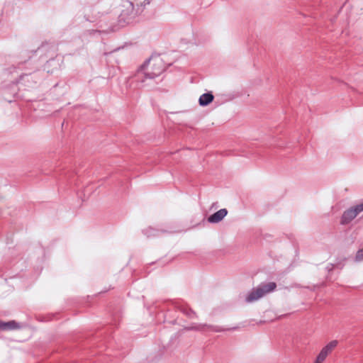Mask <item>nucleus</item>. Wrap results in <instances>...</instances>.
<instances>
[{
  "label": "nucleus",
  "mask_w": 363,
  "mask_h": 363,
  "mask_svg": "<svg viewBox=\"0 0 363 363\" xmlns=\"http://www.w3.org/2000/svg\"><path fill=\"white\" fill-rule=\"evenodd\" d=\"M338 341L336 340L329 342L319 352L313 363H324L327 357L337 347Z\"/></svg>",
  "instance_id": "nucleus-3"
},
{
  "label": "nucleus",
  "mask_w": 363,
  "mask_h": 363,
  "mask_svg": "<svg viewBox=\"0 0 363 363\" xmlns=\"http://www.w3.org/2000/svg\"><path fill=\"white\" fill-rule=\"evenodd\" d=\"M362 211H363V203L347 209L342 216L341 224L345 225L350 223Z\"/></svg>",
  "instance_id": "nucleus-4"
},
{
  "label": "nucleus",
  "mask_w": 363,
  "mask_h": 363,
  "mask_svg": "<svg viewBox=\"0 0 363 363\" xmlns=\"http://www.w3.org/2000/svg\"><path fill=\"white\" fill-rule=\"evenodd\" d=\"M213 95L211 93L203 94L199 98V104L201 106H206L213 101Z\"/></svg>",
  "instance_id": "nucleus-6"
},
{
  "label": "nucleus",
  "mask_w": 363,
  "mask_h": 363,
  "mask_svg": "<svg viewBox=\"0 0 363 363\" xmlns=\"http://www.w3.org/2000/svg\"><path fill=\"white\" fill-rule=\"evenodd\" d=\"M4 325H5V323L0 321V329L4 330V328H5Z\"/></svg>",
  "instance_id": "nucleus-9"
},
{
  "label": "nucleus",
  "mask_w": 363,
  "mask_h": 363,
  "mask_svg": "<svg viewBox=\"0 0 363 363\" xmlns=\"http://www.w3.org/2000/svg\"><path fill=\"white\" fill-rule=\"evenodd\" d=\"M277 287L274 282H269L266 284L260 285L253 289L246 296V301L248 303L254 302L261 298L268 293L273 291Z\"/></svg>",
  "instance_id": "nucleus-2"
},
{
  "label": "nucleus",
  "mask_w": 363,
  "mask_h": 363,
  "mask_svg": "<svg viewBox=\"0 0 363 363\" xmlns=\"http://www.w3.org/2000/svg\"><path fill=\"white\" fill-rule=\"evenodd\" d=\"M164 70V65L162 59L159 55H154L142 65L139 74H143L147 79H154L160 76Z\"/></svg>",
  "instance_id": "nucleus-1"
},
{
  "label": "nucleus",
  "mask_w": 363,
  "mask_h": 363,
  "mask_svg": "<svg viewBox=\"0 0 363 363\" xmlns=\"http://www.w3.org/2000/svg\"><path fill=\"white\" fill-rule=\"evenodd\" d=\"M4 326H5L4 330H16V329L20 328L19 324L14 320H11V321L5 323Z\"/></svg>",
  "instance_id": "nucleus-7"
},
{
  "label": "nucleus",
  "mask_w": 363,
  "mask_h": 363,
  "mask_svg": "<svg viewBox=\"0 0 363 363\" xmlns=\"http://www.w3.org/2000/svg\"><path fill=\"white\" fill-rule=\"evenodd\" d=\"M227 213L228 211L225 208H222L209 216L208 220L210 223H218L223 219Z\"/></svg>",
  "instance_id": "nucleus-5"
},
{
  "label": "nucleus",
  "mask_w": 363,
  "mask_h": 363,
  "mask_svg": "<svg viewBox=\"0 0 363 363\" xmlns=\"http://www.w3.org/2000/svg\"><path fill=\"white\" fill-rule=\"evenodd\" d=\"M362 257H363V251L362 250H359L357 252V258L358 259H362Z\"/></svg>",
  "instance_id": "nucleus-8"
}]
</instances>
